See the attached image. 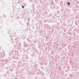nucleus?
Returning a JSON list of instances; mask_svg holds the SVG:
<instances>
[{"mask_svg":"<svg viewBox=\"0 0 79 79\" xmlns=\"http://www.w3.org/2000/svg\"><path fill=\"white\" fill-rule=\"evenodd\" d=\"M68 5H69V6L70 5V3H69V2H68Z\"/></svg>","mask_w":79,"mask_h":79,"instance_id":"1","label":"nucleus"},{"mask_svg":"<svg viewBox=\"0 0 79 79\" xmlns=\"http://www.w3.org/2000/svg\"><path fill=\"white\" fill-rule=\"evenodd\" d=\"M22 8H24V6H22Z\"/></svg>","mask_w":79,"mask_h":79,"instance_id":"2","label":"nucleus"}]
</instances>
